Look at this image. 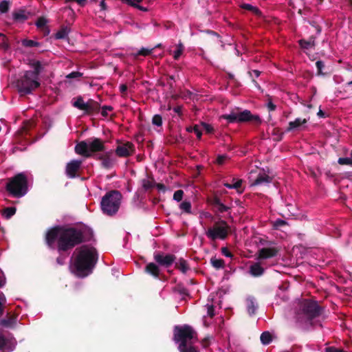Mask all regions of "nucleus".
I'll list each match as a JSON object with an SVG mask.
<instances>
[{
    "label": "nucleus",
    "instance_id": "1",
    "mask_svg": "<svg viewBox=\"0 0 352 352\" xmlns=\"http://www.w3.org/2000/svg\"><path fill=\"white\" fill-rule=\"evenodd\" d=\"M104 141L98 138H91L79 142L75 146V152L84 157H95L101 162V166L105 169L113 168L116 163L113 150L105 151Z\"/></svg>",
    "mask_w": 352,
    "mask_h": 352
},
{
    "label": "nucleus",
    "instance_id": "2",
    "mask_svg": "<svg viewBox=\"0 0 352 352\" xmlns=\"http://www.w3.org/2000/svg\"><path fill=\"white\" fill-rule=\"evenodd\" d=\"M46 241L50 245L56 243L59 251H67L85 241L81 230L74 228L54 227L46 234Z\"/></svg>",
    "mask_w": 352,
    "mask_h": 352
},
{
    "label": "nucleus",
    "instance_id": "3",
    "mask_svg": "<svg viewBox=\"0 0 352 352\" xmlns=\"http://www.w3.org/2000/svg\"><path fill=\"white\" fill-rule=\"evenodd\" d=\"M74 269L76 275L85 276L96 263L98 256L95 248L89 246H82L75 250Z\"/></svg>",
    "mask_w": 352,
    "mask_h": 352
},
{
    "label": "nucleus",
    "instance_id": "4",
    "mask_svg": "<svg viewBox=\"0 0 352 352\" xmlns=\"http://www.w3.org/2000/svg\"><path fill=\"white\" fill-rule=\"evenodd\" d=\"M175 340L179 343L180 352H199L194 344L197 341L196 332L189 326L177 327L174 330Z\"/></svg>",
    "mask_w": 352,
    "mask_h": 352
},
{
    "label": "nucleus",
    "instance_id": "5",
    "mask_svg": "<svg viewBox=\"0 0 352 352\" xmlns=\"http://www.w3.org/2000/svg\"><path fill=\"white\" fill-rule=\"evenodd\" d=\"M6 190L11 197L14 198L25 196L28 191V179L26 174L19 173L8 178Z\"/></svg>",
    "mask_w": 352,
    "mask_h": 352
},
{
    "label": "nucleus",
    "instance_id": "6",
    "mask_svg": "<svg viewBox=\"0 0 352 352\" xmlns=\"http://www.w3.org/2000/svg\"><path fill=\"white\" fill-rule=\"evenodd\" d=\"M122 199L121 192L117 190L107 192L100 202L102 212L109 216L116 214L120 208Z\"/></svg>",
    "mask_w": 352,
    "mask_h": 352
},
{
    "label": "nucleus",
    "instance_id": "7",
    "mask_svg": "<svg viewBox=\"0 0 352 352\" xmlns=\"http://www.w3.org/2000/svg\"><path fill=\"white\" fill-rule=\"evenodd\" d=\"M221 118L228 120L229 123L250 122L255 125H260L262 120L258 115H253L250 110H232L228 114L221 116Z\"/></svg>",
    "mask_w": 352,
    "mask_h": 352
},
{
    "label": "nucleus",
    "instance_id": "8",
    "mask_svg": "<svg viewBox=\"0 0 352 352\" xmlns=\"http://www.w3.org/2000/svg\"><path fill=\"white\" fill-rule=\"evenodd\" d=\"M16 86L21 94L24 95L30 94L33 90L40 86V82L33 76L32 71H26L20 79L17 80Z\"/></svg>",
    "mask_w": 352,
    "mask_h": 352
},
{
    "label": "nucleus",
    "instance_id": "9",
    "mask_svg": "<svg viewBox=\"0 0 352 352\" xmlns=\"http://www.w3.org/2000/svg\"><path fill=\"white\" fill-rule=\"evenodd\" d=\"M230 232L231 230L226 223L221 221L216 223L213 227L209 228L206 234L212 240L224 239Z\"/></svg>",
    "mask_w": 352,
    "mask_h": 352
},
{
    "label": "nucleus",
    "instance_id": "10",
    "mask_svg": "<svg viewBox=\"0 0 352 352\" xmlns=\"http://www.w3.org/2000/svg\"><path fill=\"white\" fill-rule=\"evenodd\" d=\"M114 153L120 157H127L132 155L135 153V146L130 142L118 145Z\"/></svg>",
    "mask_w": 352,
    "mask_h": 352
},
{
    "label": "nucleus",
    "instance_id": "11",
    "mask_svg": "<svg viewBox=\"0 0 352 352\" xmlns=\"http://www.w3.org/2000/svg\"><path fill=\"white\" fill-rule=\"evenodd\" d=\"M82 164V160H74L67 163L66 166V174L69 178H74L78 176L77 173Z\"/></svg>",
    "mask_w": 352,
    "mask_h": 352
},
{
    "label": "nucleus",
    "instance_id": "12",
    "mask_svg": "<svg viewBox=\"0 0 352 352\" xmlns=\"http://www.w3.org/2000/svg\"><path fill=\"white\" fill-rule=\"evenodd\" d=\"M209 203L214 211L217 213H223L224 212L228 211L230 208L223 204L220 200V199L217 197H213L208 199Z\"/></svg>",
    "mask_w": 352,
    "mask_h": 352
},
{
    "label": "nucleus",
    "instance_id": "13",
    "mask_svg": "<svg viewBox=\"0 0 352 352\" xmlns=\"http://www.w3.org/2000/svg\"><path fill=\"white\" fill-rule=\"evenodd\" d=\"M279 250L275 247L265 248L258 250V258L266 259L275 256L278 252Z\"/></svg>",
    "mask_w": 352,
    "mask_h": 352
},
{
    "label": "nucleus",
    "instance_id": "14",
    "mask_svg": "<svg viewBox=\"0 0 352 352\" xmlns=\"http://www.w3.org/2000/svg\"><path fill=\"white\" fill-rule=\"evenodd\" d=\"M100 104L93 99H89L85 105L83 111L86 114L94 115L98 113L100 111Z\"/></svg>",
    "mask_w": 352,
    "mask_h": 352
},
{
    "label": "nucleus",
    "instance_id": "15",
    "mask_svg": "<svg viewBox=\"0 0 352 352\" xmlns=\"http://www.w3.org/2000/svg\"><path fill=\"white\" fill-rule=\"evenodd\" d=\"M155 260L159 264L168 267L174 262L175 256L171 254H157L155 256Z\"/></svg>",
    "mask_w": 352,
    "mask_h": 352
},
{
    "label": "nucleus",
    "instance_id": "16",
    "mask_svg": "<svg viewBox=\"0 0 352 352\" xmlns=\"http://www.w3.org/2000/svg\"><path fill=\"white\" fill-rule=\"evenodd\" d=\"M30 12L23 9H20L12 13L13 19L16 22L23 23L29 19Z\"/></svg>",
    "mask_w": 352,
    "mask_h": 352
},
{
    "label": "nucleus",
    "instance_id": "17",
    "mask_svg": "<svg viewBox=\"0 0 352 352\" xmlns=\"http://www.w3.org/2000/svg\"><path fill=\"white\" fill-rule=\"evenodd\" d=\"M272 178L265 173H260L256 179L252 183L254 186H259L263 184H269L272 182Z\"/></svg>",
    "mask_w": 352,
    "mask_h": 352
},
{
    "label": "nucleus",
    "instance_id": "18",
    "mask_svg": "<svg viewBox=\"0 0 352 352\" xmlns=\"http://www.w3.org/2000/svg\"><path fill=\"white\" fill-rule=\"evenodd\" d=\"M14 347V343L6 340L3 336H0V351L2 352H10Z\"/></svg>",
    "mask_w": 352,
    "mask_h": 352
},
{
    "label": "nucleus",
    "instance_id": "19",
    "mask_svg": "<svg viewBox=\"0 0 352 352\" xmlns=\"http://www.w3.org/2000/svg\"><path fill=\"white\" fill-rule=\"evenodd\" d=\"M306 119H302L300 118H296L294 121L289 122V126L287 129V131H291L292 130L299 128L302 124L307 123Z\"/></svg>",
    "mask_w": 352,
    "mask_h": 352
},
{
    "label": "nucleus",
    "instance_id": "20",
    "mask_svg": "<svg viewBox=\"0 0 352 352\" xmlns=\"http://www.w3.org/2000/svg\"><path fill=\"white\" fill-rule=\"evenodd\" d=\"M250 272L252 276H258L263 274L264 269L259 263H256L250 266Z\"/></svg>",
    "mask_w": 352,
    "mask_h": 352
},
{
    "label": "nucleus",
    "instance_id": "21",
    "mask_svg": "<svg viewBox=\"0 0 352 352\" xmlns=\"http://www.w3.org/2000/svg\"><path fill=\"white\" fill-rule=\"evenodd\" d=\"M299 45L302 49H309L315 46V37L311 36L309 40L300 39L298 41Z\"/></svg>",
    "mask_w": 352,
    "mask_h": 352
},
{
    "label": "nucleus",
    "instance_id": "22",
    "mask_svg": "<svg viewBox=\"0 0 352 352\" xmlns=\"http://www.w3.org/2000/svg\"><path fill=\"white\" fill-rule=\"evenodd\" d=\"M31 65L34 67V70L32 71V73L33 74V76L35 77V78H37L38 80V76L41 73L43 67L41 65V63L39 60H34Z\"/></svg>",
    "mask_w": 352,
    "mask_h": 352
},
{
    "label": "nucleus",
    "instance_id": "23",
    "mask_svg": "<svg viewBox=\"0 0 352 352\" xmlns=\"http://www.w3.org/2000/svg\"><path fill=\"white\" fill-rule=\"evenodd\" d=\"M241 8L242 9L252 12L257 16L261 17L263 16L261 11L257 7L253 6L250 4L242 3L241 5Z\"/></svg>",
    "mask_w": 352,
    "mask_h": 352
},
{
    "label": "nucleus",
    "instance_id": "24",
    "mask_svg": "<svg viewBox=\"0 0 352 352\" xmlns=\"http://www.w3.org/2000/svg\"><path fill=\"white\" fill-rule=\"evenodd\" d=\"M123 3H126L128 6L137 8L141 11H146L147 9L143 6L138 5L142 0H120Z\"/></svg>",
    "mask_w": 352,
    "mask_h": 352
},
{
    "label": "nucleus",
    "instance_id": "25",
    "mask_svg": "<svg viewBox=\"0 0 352 352\" xmlns=\"http://www.w3.org/2000/svg\"><path fill=\"white\" fill-rule=\"evenodd\" d=\"M146 272L155 277H158L160 270L156 264L150 263L146 266Z\"/></svg>",
    "mask_w": 352,
    "mask_h": 352
},
{
    "label": "nucleus",
    "instance_id": "26",
    "mask_svg": "<svg viewBox=\"0 0 352 352\" xmlns=\"http://www.w3.org/2000/svg\"><path fill=\"white\" fill-rule=\"evenodd\" d=\"M142 188L145 191L152 189L155 187V179L151 177V179H143L141 181Z\"/></svg>",
    "mask_w": 352,
    "mask_h": 352
},
{
    "label": "nucleus",
    "instance_id": "27",
    "mask_svg": "<svg viewBox=\"0 0 352 352\" xmlns=\"http://www.w3.org/2000/svg\"><path fill=\"white\" fill-rule=\"evenodd\" d=\"M70 31V29L67 26L62 27L55 34V38L56 39H63L65 38L69 32Z\"/></svg>",
    "mask_w": 352,
    "mask_h": 352
},
{
    "label": "nucleus",
    "instance_id": "28",
    "mask_svg": "<svg viewBox=\"0 0 352 352\" xmlns=\"http://www.w3.org/2000/svg\"><path fill=\"white\" fill-rule=\"evenodd\" d=\"M15 207H8L2 210L1 214L6 219L11 218L16 212Z\"/></svg>",
    "mask_w": 352,
    "mask_h": 352
},
{
    "label": "nucleus",
    "instance_id": "29",
    "mask_svg": "<svg viewBox=\"0 0 352 352\" xmlns=\"http://www.w3.org/2000/svg\"><path fill=\"white\" fill-rule=\"evenodd\" d=\"M233 184H232V189H236L239 193H242L244 188H242L243 180L242 179H232Z\"/></svg>",
    "mask_w": 352,
    "mask_h": 352
},
{
    "label": "nucleus",
    "instance_id": "30",
    "mask_svg": "<svg viewBox=\"0 0 352 352\" xmlns=\"http://www.w3.org/2000/svg\"><path fill=\"white\" fill-rule=\"evenodd\" d=\"M23 46L25 47H40L41 43L30 39H23L21 41Z\"/></svg>",
    "mask_w": 352,
    "mask_h": 352
},
{
    "label": "nucleus",
    "instance_id": "31",
    "mask_svg": "<svg viewBox=\"0 0 352 352\" xmlns=\"http://www.w3.org/2000/svg\"><path fill=\"white\" fill-rule=\"evenodd\" d=\"M86 102H84L81 96H78L76 101L73 103V106L81 111H83Z\"/></svg>",
    "mask_w": 352,
    "mask_h": 352
},
{
    "label": "nucleus",
    "instance_id": "32",
    "mask_svg": "<svg viewBox=\"0 0 352 352\" xmlns=\"http://www.w3.org/2000/svg\"><path fill=\"white\" fill-rule=\"evenodd\" d=\"M212 266L217 269L223 268L224 267V261L221 258H212L210 260Z\"/></svg>",
    "mask_w": 352,
    "mask_h": 352
},
{
    "label": "nucleus",
    "instance_id": "33",
    "mask_svg": "<svg viewBox=\"0 0 352 352\" xmlns=\"http://www.w3.org/2000/svg\"><path fill=\"white\" fill-rule=\"evenodd\" d=\"M177 267L181 270L183 273H185L188 270V266L186 263V261L184 259H180L177 263H176Z\"/></svg>",
    "mask_w": 352,
    "mask_h": 352
},
{
    "label": "nucleus",
    "instance_id": "34",
    "mask_svg": "<svg viewBox=\"0 0 352 352\" xmlns=\"http://www.w3.org/2000/svg\"><path fill=\"white\" fill-rule=\"evenodd\" d=\"M10 2L8 0H3L0 2V12L6 13L10 10Z\"/></svg>",
    "mask_w": 352,
    "mask_h": 352
},
{
    "label": "nucleus",
    "instance_id": "35",
    "mask_svg": "<svg viewBox=\"0 0 352 352\" xmlns=\"http://www.w3.org/2000/svg\"><path fill=\"white\" fill-rule=\"evenodd\" d=\"M272 336L267 332H263L261 336V341L263 344H267L272 341Z\"/></svg>",
    "mask_w": 352,
    "mask_h": 352
},
{
    "label": "nucleus",
    "instance_id": "36",
    "mask_svg": "<svg viewBox=\"0 0 352 352\" xmlns=\"http://www.w3.org/2000/svg\"><path fill=\"white\" fill-rule=\"evenodd\" d=\"M154 48H152V49H147V48H144V47H142L141 48L138 52L137 54H134V56L136 58L138 56H147L148 55H150L153 51Z\"/></svg>",
    "mask_w": 352,
    "mask_h": 352
},
{
    "label": "nucleus",
    "instance_id": "37",
    "mask_svg": "<svg viewBox=\"0 0 352 352\" xmlns=\"http://www.w3.org/2000/svg\"><path fill=\"white\" fill-rule=\"evenodd\" d=\"M183 51H184V46L181 43H179L177 45V50L174 52V54H173L174 59L178 60L180 56L182 55V54L183 53Z\"/></svg>",
    "mask_w": 352,
    "mask_h": 352
},
{
    "label": "nucleus",
    "instance_id": "38",
    "mask_svg": "<svg viewBox=\"0 0 352 352\" xmlns=\"http://www.w3.org/2000/svg\"><path fill=\"white\" fill-rule=\"evenodd\" d=\"M316 66L317 68V74L318 76L324 75L322 72V69L324 68V63L322 60H317L316 63Z\"/></svg>",
    "mask_w": 352,
    "mask_h": 352
},
{
    "label": "nucleus",
    "instance_id": "39",
    "mask_svg": "<svg viewBox=\"0 0 352 352\" xmlns=\"http://www.w3.org/2000/svg\"><path fill=\"white\" fill-rule=\"evenodd\" d=\"M338 162L340 165H349L352 166V159L350 157H340Z\"/></svg>",
    "mask_w": 352,
    "mask_h": 352
},
{
    "label": "nucleus",
    "instance_id": "40",
    "mask_svg": "<svg viewBox=\"0 0 352 352\" xmlns=\"http://www.w3.org/2000/svg\"><path fill=\"white\" fill-rule=\"evenodd\" d=\"M180 208L186 212H188V213L190 212V209H191L190 202L187 201H183L180 204Z\"/></svg>",
    "mask_w": 352,
    "mask_h": 352
},
{
    "label": "nucleus",
    "instance_id": "41",
    "mask_svg": "<svg viewBox=\"0 0 352 352\" xmlns=\"http://www.w3.org/2000/svg\"><path fill=\"white\" fill-rule=\"evenodd\" d=\"M152 123L154 124V125H156L157 126H162V116L158 115V114H156L153 117V119H152Z\"/></svg>",
    "mask_w": 352,
    "mask_h": 352
},
{
    "label": "nucleus",
    "instance_id": "42",
    "mask_svg": "<svg viewBox=\"0 0 352 352\" xmlns=\"http://www.w3.org/2000/svg\"><path fill=\"white\" fill-rule=\"evenodd\" d=\"M6 303V298L2 294H0V316L3 315L4 306Z\"/></svg>",
    "mask_w": 352,
    "mask_h": 352
},
{
    "label": "nucleus",
    "instance_id": "43",
    "mask_svg": "<svg viewBox=\"0 0 352 352\" xmlns=\"http://www.w3.org/2000/svg\"><path fill=\"white\" fill-rule=\"evenodd\" d=\"M228 159V156L227 155H219L217 157L216 163L218 165H223Z\"/></svg>",
    "mask_w": 352,
    "mask_h": 352
},
{
    "label": "nucleus",
    "instance_id": "44",
    "mask_svg": "<svg viewBox=\"0 0 352 352\" xmlns=\"http://www.w3.org/2000/svg\"><path fill=\"white\" fill-rule=\"evenodd\" d=\"M184 195V191L182 190H177L174 192L173 199L177 201H182Z\"/></svg>",
    "mask_w": 352,
    "mask_h": 352
},
{
    "label": "nucleus",
    "instance_id": "45",
    "mask_svg": "<svg viewBox=\"0 0 352 352\" xmlns=\"http://www.w3.org/2000/svg\"><path fill=\"white\" fill-rule=\"evenodd\" d=\"M113 109V108L111 106L104 105L102 107L101 115L106 118L108 116V111H111Z\"/></svg>",
    "mask_w": 352,
    "mask_h": 352
},
{
    "label": "nucleus",
    "instance_id": "46",
    "mask_svg": "<svg viewBox=\"0 0 352 352\" xmlns=\"http://www.w3.org/2000/svg\"><path fill=\"white\" fill-rule=\"evenodd\" d=\"M46 23H47V20L44 17L41 16L37 19V21L36 22V25L38 28H43L46 25Z\"/></svg>",
    "mask_w": 352,
    "mask_h": 352
},
{
    "label": "nucleus",
    "instance_id": "47",
    "mask_svg": "<svg viewBox=\"0 0 352 352\" xmlns=\"http://www.w3.org/2000/svg\"><path fill=\"white\" fill-rule=\"evenodd\" d=\"M272 134L276 136L275 138V140L276 141H280L283 139V135H284V133L283 132H280L278 129H274L273 130V133Z\"/></svg>",
    "mask_w": 352,
    "mask_h": 352
},
{
    "label": "nucleus",
    "instance_id": "48",
    "mask_svg": "<svg viewBox=\"0 0 352 352\" xmlns=\"http://www.w3.org/2000/svg\"><path fill=\"white\" fill-rule=\"evenodd\" d=\"M256 305L254 304V302L253 301H250L248 302V311L249 312L250 314H254L256 309Z\"/></svg>",
    "mask_w": 352,
    "mask_h": 352
},
{
    "label": "nucleus",
    "instance_id": "49",
    "mask_svg": "<svg viewBox=\"0 0 352 352\" xmlns=\"http://www.w3.org/2000/svg\"><path fill=\"white\" fill-rule=\"evenodd\" d=\"M82 76V73L79 72H72L67 76V78H80Z\"/></svg>",
    "mask_w": 352,
    "mask_h": 352
},
{
    "label": "nucleus",
    "instance_id": "50",
    "mask_svg": "<svg viewBox=\"0 0 352 352\" xmlns=\"http://www.w3.org/2000/svg\"><path fill=\"white\" fill-rule=\"evenodd\" d=\"M201 125L206 133H212L214 131V129L210 124L206 122H201Z\"/></svg>",
    "mask_w": 352,
    "mask_h": 352
},
{
    "label": "nucleus",
    "instance_id": "51",
    "mask_svg": "<svg viewBox=\"0 0 352 352\" xmlns=\"http://www.w3.org/2000/svg\"><path fill=\"white\" fill-rule=\"evenodd\" d=\"M192 130H193V132L196 134L197 138L199 140H200L201 138V136H202V132L199 129V126L198 125H195L194 126H192Z\"/></svg>",
    "mask_w": 352,
    "mask_h": 352
},
{
    "label": "nucleus",
    "instance_id": "52",
    "mask_svg": "<svg viewBox=\"0 0 352 352\" xmlns=\"http://www.w3.org/2000/svg\"><path fill=\"white\" fill-rule=\"evenodd\" d=\"M207 314L210 318H212L214 315V307L212 305H207Z\"/></svg>",
    "mask_w": 352,
    "mask_h": 352
},
{
    "label": "nucleus",
    "instance_id": "53",
    "mask_svg": "<svg viewBox=\"0 0 352 352\" xmlns=\"http://www.w3.org/2000/svg\"><path fill=\"white\" fill-rule=\"evenodd\" d=\"M221 253L227 257H232V254L230 252V250L226 248L223 247L221 248Z\"/></svg>",
    "mask_w": 352,
    "mask_h": 352
},
{
    "label": "nucleus",
    "instance_id": "54",
    "mask_svg": "<svg viewBox=\"0 0 352 352\" xmlns=\"http://www.w3.org/2000/svg\"><path fill=\"white\" fill-rule=\"evenodd\" d=\"M0 47L4 50H8L10 48V45L7 42L6 38L3 39V42L0 44Z\"/></svg>",
    "mask_w": 352,
    "mask_h": 352
},
{
    "label": "nucleus",
    "instance_id": "55",
    "mask_svg": "<svg viewBox=\"0 0 352 352\" xmlns=\"http://www.w3.org/2000/svg\"><path fill=\"white\" fill-rule=\"evenodd\" d=\"M87 0H65L66 3L76 2L79 6L83 7L86 3Z\"/></svg>",
    "mask_w": 352,
    "mask_h": 352
},
{
    "label": "nucleus",
    "instance_id": "56",
    "mask_svg": "<svg viewBox=\"0 0 352 352\" xmlns=\"http://www.w3.org/2000/svg\"><path fill=\"white\" fill-rule=\"evenodd\" d=\"M267 107L270 111H274L276 109V106L271 100H269V102H267Z\"/></svg>",
    "mask_w": 352,
    "mask_h": 352
},
{
    "label": "nucleus",
    "instance_id": "57",
    "mask_svg": "<svg viewBox=\"0 0 352 352\" xmlns=\"http://www.w3.org/2000/svg\"><path fill=\"white\" fill-rule=\"evenodd\" d=\"M155 186L160 191L165 192L166 191V186L161 183H155Z\"/></svg>",
    "mask_w": 352,
    "mask_h": 352
},
{
    "label": "nucleus",
    "instance_id": "58",
    "mask_svg": "<svg viewBox=\"0 0 352 352\" xmlns=\"http://www.w3.org/2000/svg\"><path fill=\"white\" fill-rule=\"evenodd\" d=\"M105 1L106 0H101V1L100 3V6L101 10H107V5L105 3Z\"/></svg>",
    "mask_w": 352,
    "mask_h": 352
},
{
    "label": "nucleus",
    "instance_id": "59",
    "mask_svg": "<svg viewBox=\"0 0 352 352\" xmlns=\"http://www.w3.org/2000/svg\"><path fill=\"white\" fill-rule=\"evenodd\" d=\"M120 91L122 94H124L127 91V86L125 84L120 85Z\"/></svg>",
    "mask_w": 352,
    "mask_h": 352
},
{
    "label": "nucleus",
    "instance_id": "60",
    "mask_svg": "<svg viewBox=\"0 0 352 352\" xmlns=\"http://www.w3.org/2000/svg\"><path fill=\"white\" fill-rule=\"evenodd\" d=\"M182 107H181V106H177V107H174L173 111H174L176 113H177V114L180 115V114L182 113Z\"/></svg>",
    "mask_w": 352,
    "mask_h": 352
},
{
    "label": "nucleus",
    "instance_id": "61",
    "mask_svg": "<svg viewBox=\"0 0 352 352\" xmlns=\"http://www.w3.org/2000/svg\"><path fill=\"white\" fill-rule=\"evenodd\" d=\"M5 280L3 278V272L0 271V287H2L4 285Z\"/></svg>",
    "mask_w": 352,
    "mask_h": 352
},
{
    "label": "nucleus",
    "instance_id": "62",
    "mask_svg": "<svg viewBox=\"0 0 352 352\" xmlns=\"http://www.w3.org/2000/svg\"><path fill=\"white\" fill-rule=\"evenodd\" d=\"M317 115L320 118H325L326 117L324 112H323L321 109L319 110Z\"/></svg>",
    "mask_w": 352,
    "mask_h": 352
},
{
    "label": "nucleus",
    "instance_id": "63",
    "mask_svg": "<svg viewBox=\"0 0 352 352\" xmlns=\"http://www.w3.org/2000/svg\"><path fill=\"white\" fill-rule=\"evenodd\" d=\"M202 345L204 347H206L208 345V340L207 339H204L202 341Z\"/></svg>",
    "mask_w": 352,
    "mask_h": 352
},
{
    "label": "nucleus",
    "instance_id": "64",
    "mask_svg": "<svg viewBox=\"0 0 352 352\" xmlns=\"http://www.w3.org/2000/svg\"><path fill=\"white\" fill-rule=\"evenodd\" d=\"M252 73L254 74L255 76L257 78L260 76L261 72L256 69L252 71Z\"/></svg>",
    "mask_w": 352,
    "mask_h": 352
}]
</instances>
